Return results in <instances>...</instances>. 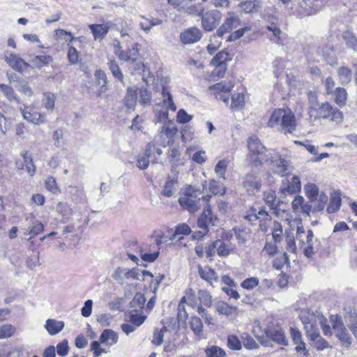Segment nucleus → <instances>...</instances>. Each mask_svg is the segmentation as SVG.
<instances>
[{
  "label": "nucleus",
  "instance_id": "obj_1",
  "mask_svg": "<svg viewBox=\"0 0 357 357\" xmlns=\"http://www.w3.org/2000/svg\"><path fill=\"white\" fill-rule=\"evenodd\" d=\"M268 126L284 134H292L296 128V120L290 109H275L271 114Z\"/></svg>",
  "mask_w": 357,
  "mask_h": 357
},
{
  "label": "nucleus",
  "instance_id": "obj_2",
  "mask_svg": "<svg viewBox=\"0 0 357 357\" xmlns=\"http://www.w3.org/2000/svg\"><path fill=\"white\" fill-rule=\"evenodd\" d=\"M264 162L276 175L284 176L292 171V165L286 157L278 150L271 149L264 154Z\"/></svg>",
  "mask_w": 357,
  "mask_h": 357
},
{
  "label": "nucleus",
  "instance_id": "obj_3",
  "mask_svg": "<svg viewBox=\"0 0 357 357\" xmlns=\"http://www.w3.org/2000/svg\"><path fill=\"white\" fill-rule=\"evenodd\" d=\"M211 197L210 195H202L199 189L189 185L183 190V195L178 199V203L184 209L190 213H195L200 208L201 201L207 204Z\"/></svg>",
  "mask_w": 357,
  "mask_h": 357
},
{
  "label": "nucleus",
  "instance_id": "obj_4",
  "mask_svg": "<svg viewBox=\"0 0 357 357\" xmlns=\"http://www.w3.org/2000/svg\"><path fill=\"white\" fill-rule=\"evenodd\" d=\"M248 158L250 165H253L255 167H261L262 161L259 158V155H263L264 160V154L268 150H266L265 146L261 143L258 137L255 136L250 137L248 140Z\"/></svg>",
  "mask_w": 357,
  "mask_h": 357
},
{
  "label": "nucleus",
  "instance_id": "obj_5",
  "mask_svg": "<svg viewBox=\"0 0 357 357\" xmlns=\"http://www.w3.org/2000/svg\"><path fill=\"white\" fill-rule=\"evenodd\" d=\"M315 112H317L316 116L319 118H331V121L337 123H341L343 121V113L337 107H333L328 102L322 103Z\"/></svg>",
  "mask_w": 357,
  "mask_h": 357
},
{
  "label": "nucleus",
  "instance_id": "obj_6",
  "mask_svg": "<svg viewBox=\"0 0 357 357\" xmlns=\"http://www.w3.org/2000/svg\"><path fill=\"white\" fill-rule=\"evenodd\" d=\"M331 323L336 337L347 346L351 344V337L342 322V318L338 315L331 317Z\"/></svg>",
  "mask_w": 357,
  "mask_h": 357
},
{
  "label": "nucleus",
  "instance_id": "obj_7",
  "mask_svg": "<svg viewBox=\"0 0 357 357\" xmlns=\"http://www.w3.org/2000/svg\"><path fill=\"white\" fill-rule=\"evenodd\" d=\"M251 172L244 177L243 186L248 193H255L261 187V180L259 176L261 167L256 168L251 165Z\"/></svg>",
  "mask_w": 357,
  "mask_h": 357
},
{
  "label": "nucleus",
  "instance_id": "obj_8",
  "mask_svg": "<svg viewBox=\"0 0 357 357\" xmlns=\"http://www.w3.org/2000/svg\"><path fill=\"white\" fill-rule=\"evenodd\" d=\"M222 13L218 10H211L202 14V26L206 31H211L220 24Z\"/></svg>",
  "mask_w": 357,
  "mask_h": 357
},
{
  "label": "nucleus",
  "instance_id": "obj_9",
  "mask_svg": "<svg viewBox=\"0 0 357 357\" xmlns=\"http://www.w3.org/2000/svg\"><path fill=\"white\" fill-rule=\"evenodd\" d=\"M21 113L24 120L35 125H40L45 122V114L36 111L32 105L24 106L20 108Z\"/></svg>",
  "mask_w": 357,
  "mask_h": 357
},
{
  "label": "nucleus",
  "instance_id": "obj_10",
  "mask_svg": "<svg viewBox=\"0 0 357 357\" xmlns=\"http://www.w3.org/2000/svg\"><path fill=\"white\" fill-rule=\"evenodd\" d=\"M241 24L239 17L234 13H228L227 17L224 23L217 30L216 34L218 37H222L225 33L230 32L236 29Z\"/></svg>",
  "mask_w": 357,
  "mask_h": 357
},
{
  "label": "nucleus",
  "instance_id": "obj_11",
  "mask_svg": "<svg viewBox=\"0 0 357 357\" xmlns=\"http://www.w3.org/2000/svg\"><path fill=\"white\" fill-rule=\"evenodd\" d=\"M301 183L300 178L297 176L291 177V180L284 179L282 181L280 192L283 195H293L301 190Z\"/></svg>",
  "mask_w": 357,
  "mask_h": 357
},
{
  "label": "nucleus",
  "instance_id": "obj_12",
  "mask_svg": "<svg viewBox=\"0 0 357 357\" xmlns=\"http://www.w3.org/2000/svg\"><path fill=\"white\" fill-rule=\"evenodd\" d=\"M112 277L121 284H123L125 279L141 280L140 273H139V270L137 268L126 271L118 267L112 273Z\"/></svg>",
  "mask_w": 357,
  "mask_h": 357
},
{
  "label": "nucleus",
  "instance_id": "obj_13",
  "mask_svg": "<svg viewBox=\"0 0 357 357\" xmlns=\"http://www.w3.org/2000/svg\"><path fill=\"white\" fill-rule=\"evenodd\" d=\"M229 60V54L227 52H219L211 61V65L216 67L214 73L218 76H223L227 69L226 62Z\"/></svg>",
  "mask_w": 357,
  "mask_h": 357
},
{
  "label": "nucleus",
  "instance_id": "obj_14",
  "mask_svg": "<svg viewBox=\"0 0 357 357\" xmlns=\"http://www.w3.org/2000/svg\"><path fill=\"white\" fill-rule=\"evenodd\" d=\"M202 38L201 30L196 27L185 29L180 34V40L185 45H190L197 43Z\"/></svg>",
  "mask_w": 357,
  "mask_h": 357
},
{
  "label": "nucleus",
  "instance_id": "obj_15",
  "mask_svg": "<svg viewBox=\"0 0 357 357\" xmlns=\"http://www.w3.org/2000/svg\"><path fill=\"white\" fill-rule=\"evenodd\" d=\"M206 204V207L204 208L202 213L197 220V226L199 229H208V227L215 225V222L217 220V218L212 213L210 206L208 203Z\"/></svg>",
  "mask_w": 357,
  "mask_h": 357
},
{
  "label": "nucleus",
  "instance_id": "obj_16",
  "mask_svg": "<svg viewBox=\"0 0 357 357\" xmlns=\"http://www.w3.org/2000/svg\"><path fill=\"white\" fill-rule=\"evenodd\" d=\"M116 47L119 48V50H115L114 53L118 57L123 61L127 62L136 61L139 56L138 44L135 43V46L129 49L126 52H123L120 50V44L117 43Z\"/></svg>",
  "mask_w": 357,
  "mask_h": 357
},
{
  "label": "nucleus",
  "instance_id": "obj_17",
  "mask_svg": "<svg viewBox=\"0 0 357 357\" xmlns=\"http://www.w3.org/2000/svg\"><path fill=\"white\" fill-rule=\"evenodd\" d=\"M178 185V175H169L163 186L161 195L166 197H172L176 190Z\"/></svg>",
  "mask_w": 357,
  "mask_h": 357
},
{
  "label": "nucleus",
  "instance_id": "obj_18",
  "mask_svg": "<svg viewBox=\"0 0 357 357\" xmlns=\"http://www.w3.org/2000/svg\"><path fill=\"white\" fill-rule=\"evenodd\" d=\"M292 209L295 213H303L309 215L312 210V205L305 203L302 196H296L291 202Z\"/></svg>",
  "mask_w": 357,
  "mask_h": 357
},
{
  "label": "nucleus",
  "instance_id": "obj_19",
  "mask_svg": "<svg viewBox=\"0 0 357 357\" xmlns=\"http://www.w3.org/2000/svg\"><path fill=\"white\" fill-rule=\"evenodd\" d=\"M6 61L14 70L22 72L29 66V63L25 62L22 58L15 54H10L6 57Z\"/></svg>",
  "mask_w": 357,
  "mask_h": 357
},
{
  "label": "nucleus",
  "instance_id": "obj_20",
  "mask_svg": "<svg viewBox=\"0 0 357 357\" xmlns=\"http://www.w3.org/2000/svg\"><path fill=\"white\" fill-rule=\"evenodd\" d=\"M178 130L175 123L173 121H169L162 126L160 132L165 135L168 138V144L170 141H173L175 135L177 134Z\"/></svg>",
  "mask_w": 357,
  "mask_h": 357
},
{
  "label": "nucleus",
  "instance_id": "obj_21",
  "mask_svg": "<svg viewBox=\"0 0 357 357\" xmlns=\"http://www.w3.org/2000/svg\"><path fill=\"white\" fill-rule=\"evenodd\" d=\"M118 340V334L111 329L104 330L100 336V342L108 346H112L116 344Z\"/></svg>",
  "mask_w": 357,
  "mask_h": 357
},
{
  "label": "nucleus",
  "instance_id": "obj_22",
  "mask_svg": "<svg viewBox=\"0 0 357 357\" xmlns=\"http://www.w3.org/2000/svg\"><path fill=\"white\" fill-rule=\"evenodd\" d=\"M137 89L135 87H128L126 91L124 102L129 109H134L137 101Z\"/></svg>",
  "mask_w": 357,
  "mask_h": 357
},
{
  "label": "nucleus",
  "instance_id": "obj_23",
  "mask_svg": "<svg viewBox=\"0 0 357 357\" xmlns=\"http://www.w3.org/2000/svg\"><path fill=\"white\" fill-rule=\"evenodd\" d=\"M152 148H154V144L150 142L146 145L145 153L143 155H139L137 160V165L141 169H146L149 165V157L152 154Z\"/></svg>",
  "mask_w": 357,
  "mask_h": 357
},
{
  "label": "nucleus",
  "instance_id": "obj_24",
  "mask_svg": "<svg viewBox=\"0 0 357 357\" xmlns=\"http://www.w3.org/2000/svg\"><path fill=\"white\" fill-rule=\"evenodd\" d=\"M64 322L49 319L46 321L45 328L50 335H54L61 332L64 328Z\"/></svg>",
  "mask_w": 357,
  "mask_h": 357
},
{
  "label": "nucleus",
  "instance_id": "obj_25",
  "mask_svg": "<svg viewBox=\"0 0 357 357\" xmlns=\"http://www.w3.org/2000/svg\"><path fill=\"white\" fill-rule=\"evenodd\" d=\"M146 298L141 293H137L130 303V311L143 312Z\"/></svg>",
  "mask_w": 357,
  "mask_h": 357
},
{
  "label": "nucleus",
  "instance_id": "obj_26",
  "mask_svg": "<svg viewBox=\"0 0 357 357\" xmlns=\"http://www.w3.org/2000/svg\"><path fill=\"white\" fill-rule=\"evenodd\" d=\"M216 246L218 255L222 257L229 256L234 249L230 243H226L220 239L216 240Z\"/></svg>",
  "mask_w": 357,
  "mask_h": 357
},
{
  "label": "nucleus",
  "instance_id": "obj_27",
  "mask_svg": "<svg viewBox=\"0 0 357 357\" xmlns=\"http://www.w3.org/2000/svg\"><path fill=\"white\" fill-rule=\"evenodd\" d=\"M89 29H91L95 40L102 39L107 35L109 31V26L103 24H91L89 25Z\"/></svg>",
  "mask_w": 357,
  "mask_h": 357
},
{
  "label": "nucleus",
  "instance_id": "obj_28",
  "mask_svg": "<svg viewBox=\"0 0 357 357\" xmlns=\"http://www.w3.org/2000/svg\"><path fill=\"white\" fill-rule=\"evenodd\" d=\"M301 319L302 323L304 325V328L305 329L307 333L312 332L311 336L314 339L318 336V334L314 331V328L315 326V321L314 317L312 314L310 317H306L305 314L301 315Z\"/></svg>",
  "mask_w": 357,
  "mask_h": 357
},
{
  "label": "nucleus",
  "instance_id": "obj_29",
  "mask_svg": "<svg viewBox=\"0 0 357 357\" xmlns=\"http://www.w3.org/2000/svg\"><path fill=\"white\" fill-rule=\"evenodd\" d=\"M334 97V102L340 107L346 105L347 100V92L344 88L337 87L332 93Z\"/></svg>",
  "mask_w": 357,
  "mask_h": 357
},
{
  "label": "nucleus",
  "instance_id": "obj_30",
  "mask_svg": "<svg viewBox=\"0 0 357 357\" xmlns=\"http://www.w3.org/2000/svg\"><path fill=\"white\" fill-rule=\"evenodd\" d=\"M268 335L273 341L278 344L286 346L287 345V340L280 328H273L269 330Z\"/></svg>",
  "mask_w": 357,
  "mask_h": 357
},
{
  "label": "nucleus",
  "instance_id": "obj_31",
  "mask_svg": "<svg viewBox=\"0 0 357 357\" xmlns=\"http://www.w3.org/2000/svg\"><path fill=\"white\" fill-rule=\"evenodd\" d=\"M0 89L5 96L6 99L10 102H20V98L17 93L15 92L13 87L9 85L0 84Z\"/></svg>",
  "mask_w": 357,
  "mask_h": 357
},
{
  "label": "nucleus",
  "instance_id": "obj_32",
  "mask_svg": "<svg viewBox=\"0 0 357 357\" xmlns=\"http://www.w3.org/2000/svg\"><path fill=\"white\" fill-rule=\"evenodd\" d=\"M199 273L202 279L208 282L211 284H213V281L217 282L218 280L217 273L210 268L205 267L203 268L199 266Z\"/></svg>",
  "mask_w": 357,
  "mask_h": 357
},
{
  "label": "nucleus",
  "instance_id": "obj_33",
  "mask_svg": "<svg viewBox=\"0 0 357 357\" xmlns=\"http://www.w3.org/2000/svg\"><path fill=\"white\" fill-rule=\"evenodd\" d=\"M337 77L340 82L343 84H347L351 82L352 79L351 70L346 66H342L337 69Z\"/></svg>",
  "mask_w": 357,
  "mask_h": 357
},
{
  "label": "nucleus",
  "instance_id": "obj_34",
  "mask_svg": "<svg viewBox=\"0 0 357 357\" xmlns=\"http://www.w3.org/2000/svg\"><path fill=\"white\" fill-rule=\"evenodd\" d=\"M139 96V102L144 107L150 106L151 105L152 94L146 87H141L137 91Z\"/></svg>",
  "mask_w": 357,
  "mask_h": 357
},
{
  "label": "nucleus",
  "instance_id": "obj_35",
  "mask_svg": "<svg viewBox=\"0 0 357 357\" xmlns=\"http://www.w3.org/2000/svg\"><path fill=\"white\" fill-rule=\"evenodd\" d=\"M264 200L271 210H277L280 204L282 202L276 198L275 193L273 191L266 192L264 196Z\"/></svg>",
  "mask_w": 357,
  "mask_h": 357
},
{
  "label": "nucleus",
  "instance_id": "obj_36",
  "mask_svg": "<svg viewBox=\"0 0 357 357\" xmlns=\"http://www.w3.org/2000/svg\"><path fill=\"white\" fill-rule=\"evenodd\" d=\"M52 60V57L50 55H37L31 60V62L36 68H41L48 65Z\"/></svg>",
  "mask_w": 357,
  "mask_h": 357
},
{
  "label": "nucleus",
  "instance_id": "obj_37",
  "mask_svg": "<svg viewBox=\"0 0 357 357\" xmlns=\"http://www.w3.org/2000/svg\"><path fill=\"white\" fill-rule=\"evenodd\" d=\"M129 314V321L136 327L140 326L146 319L143 312L130 311Z\"/></svg>",
  "mask_w": 357,
  "mask_h": 357
},
{
  "label": "nucleus",
  "instance_id": "obj_38",
  "mask_svg": "<svg viewBox=\"0 0 357 357\" xmlns=\"http://www.w3.org/2000/svg\"><path fill=\"white\" fill-rule=\"evenodd\" d=\"M70 194L73 201L77 203H84L86 201V195L84 194L83 187H70Z\"/></svg>",
  "mask_w": 357,
  "mask_h": 357
},
{
  "label": "nucleus",
  "instance_id": "obj_39",
  "mask_svg": "<svg viewBox=\"0 0 357 357\" xmlns=\"http://www.w3.org/2000/svg\"><path fill=\"white\" fill-rule=\"evenodd\" d=\"M20 155L22 157V159H24V162L25 164L24 167L27 172L31 176H33L36 172V167L33 165L31 156L27 151H24L21 153Z\"/></svg>",
  "mask_w": 357,
  "mask_h": 357
},
{
  "label": "nucleus",
  "instance_id": "obj_40",
  "mask_svg": "<svg viewBox=\"0 0 357 357\" xmlns=\"http://www.w3.org/2000/svg\"><path fill=\"white\" fill-rule=\"evenodd\" d=\"M162 95L163 98V105L167 107L166 109H170L173 112L176 110V106L174 104L172 98V96L169 91H168L165 88L162 89Z\"/></svg>",
  "mask_w": 357,
  "mask_h": 357
},
{
  "label": "nucleus",
  "instance_id": "obj_41",
  "mask_svg": "<svg viewBox=\"0 0 357 357\" xmlns=\"http://www.w3.org/2000/svg\"><path fill=\"white\" fill-rule=\"evenodd\" d=\"M96 82L100 86V91L104 93L107 91V77L105 73L102 70H97L94 74Z\"/></svg>",
  "mask_w": 357,
  "mask_h": 357
},
{
  "label": "nucleus",
  "instance_id": "obj_42",
  "mask_svg": "<svg viewBox=\"0 0 357 357\" xmlns=\"http://www.w3.org/2000/svg\"><path fill=\"white\" fill-rule=\"evenodd\" d=\"M233 84L230 82L229 83H223L219 82L211 86H210V90H213L215 96L220 95V93H222L224 92H230L231 89L233 88Z\"/></svg>",
  "mask_w": 357,
  "mask_h": 357
},
{
  "label": "nucleus",
  "instance_id": "obj_43",
  "mask_svg": "<svg viewBox=\"0 0 357 357\" xmlns=\"http://www.w3.org/2000/svg\"><path fill=\"white\" fill-rule=\"evenodd\" d=\"M56 96L51 92H47L43 94L42 103L47 109H53L55 105Z\"/></svg>",
  "mask_w": 357,
  "mask_h": 357
},
{
  "label": "nucleus",
  "instance_id": "obj_44",
  "mask_svg": "<svg viewBox=\"0 0 357 357\" xmlns=\"http://www.w3.org/2000/svg\"><path fill=\"white\" fill-rule=\"evenodd\" d=\"M206 357H226L225 351L218 346H210L206 348Z\"/></svg>",
  "mask_w": 357,
  "mask_h": 357
},
{
  "label": "nucleus",
  "instance_id": "obj_45",
  "mask_svg": "<svg viewBox=\"0 0 357 357\" xmlns=\"http://www.w3.org/2000/svg\"><path fill=\"white\" fill-rule=\"evenodd\" d=\"M305 192L307 197L311 201L314 202L316 200L319 195V188L314 183H307L304 187Z\"/></svg>",
  "mask_w": 357,
  "mask_h": 357
},
{
  "label": "nucleus",
  "instance_id": "obj_46",
  "mask_svg": "<svg viewBox=\"0 0 357 357\" xmlns=\"http://www.w3.org/2000/svg\"><path fill=\"white\" fill-rule=\"evenodd\" d=\"M190 326L193 333L199 336L203 331V324L200 318L193 317L190 321Z\"/></svg>",
  "mask_w": 357,
  "mask_h": 357
},
{
  "label": "nucleus",
  "instance_id": "obj_47",
  "mask_svg": "<svg viewBox=\"0 0 357 357\" xmlns=\"http://www.w3.org/2000/svg\"><path fill=\"white\" fill-rule=\"evenodd\" d=\"M108 66L113 76L119 80L121 83H123L124 77L116 61L114 60H111L108 63Z\"/></svg>",
  "mask_w": 357,
  "mask_h": 357
},
{
  "label": "nucleus",
  "instance_id": "obj_48",
  "mask_svg": "<svg viewBox=\"0 0 357 357\" xmlns=\"http://www.w3.org/2000/svg\"><path fill=\"white\" fill-rule=\"evenodd\" d=\"M342 37L349 48L355 52L357 51V38L353 33L346 31L343 33Z\"/></svg>",
  "mask_w": 357,
  "mask_h": 357
},
{
  "label": "nucleus",
  "instance_id": "obj_49",
  "mask_svg": "<svg viewBox=\"0 0 357 357\" xmlns=\"http://www.w3.org/2000/svg\"><path fill=\"white\" fill-rule=\"evenodd\" d=\"M242 10L246 13L257 12L259 8L257 0L246 1L241 3Z\"/></svg>",
  "mask_w": 357,
  "mask_h": 357
},
{
  "label": "nucleus",
  "instance_id": "obj_50",
  "mask_svg": "<svg viewBox=\"0 0 357 357\" xmlns=\"http://www.w3.org/2000/svg\"><path fill=\"white\" fill-rule=\"evenodd\" d=\"M341 205V198L338 195H334L331 197L329 204L327 207L328 213H333L339 210Z\"/></svg>",
  "mask_w": 357,
  "mask_h": 357
},
{
  "label": "nucleus",
  "instance_id": "obj_51",
  "mask_svg": "<svg viewBox=\"0 0 357 357\" xmlns=\"http://www.w3.org/2000/svg\"><path fill=\"white\" fill-rule=\"evenodd\" d=\"M328 202V196L325 193H321L319 196L317 204L314 205L313 208H312L311 211L312 213L321 211L324 209L326 202Z\"/></svg>",
  "mask_w": 357,
  "mask_h": 357
},
{
  "label": "nucleus",
  "instance_id": "obj_52",
  "mask_svg": "<svg viewBox=\"0 0 357 357\" xmlns=\"http://www.w3.org/2000/svg\"><path fill=\"white\" fill-rule=\"evenodd\" d=\"M45 185L47 190L52 192L54 194H57L60 191L56 179L52 176H49L46 178L45 181Z\"/></svg>",
  "mask_w": 357,
  "mask_h": 357
},
{
  "label": "nucleus",
  "instance_id": "obj_53",
  "mask_svg": "<svg viewBox=\"0 0 357 357\" xmlns=\"http://www.w3.org/2000/svg\"><path fill=\"white\" fill-rule=\"evenodd\" d=\"M169 112L167 109H160L157 111L155 114V121L156 123H162L169 121Z\"/></svg>",
  "mask_w": 357,
  "mask_h": 357
},
{
  "label": "nucleus",
  "instance_id": "obj_54",
  "mask_svg": "<svg viewBox=\"0 0 357 357\" xmlns=\"http://www.w3.org/2000/svg\"><path fill=\"white\" fill-rule=\"evenodd\" d=\"M308 102H309V111L310 112H315L318 107L321 105L318 102L317 96L313 92H310L307 94Z\"/></svg>",
  "mask_w": 357,
  "mask_h": 357
},
{
  "label": "nucleus",
  "instance_id": "obj_55",
  "mask_svg": "<svg viewBox=\"0 0 357 357\" xmlns=\"http://www.w3.org/2000/svg\"><path fill=\"white\" fill-rule=\"evenodd\" d=\"M259 284V279L256 277L246 278L241 282V287L247 290H252Z\"/></svg>",
  "mask_w": 357,
  "mask_h": 357
},
{
  "label": "nucleus",
  "instance_id": "obj_56",
  "mask_svg": "<svg viewBox=\"0 0 357 357\" xmlns=\"http://www.w3.org/2000/svg\"><path fill=\"white\" fill-rule=\"evenodd\" d=\"M56 211L64 218H68L71 215V208L67 203L59 202L56 206Z\"/></svg>",
  "mask_w": 357,
  "mask_h": 357
},
{
  "label": "nucleus",
  "instance_id": "obj_57",
  "mask_svg": "<svg viewBox=\"0 0 357 357\" xmlns=\"http://www.w3.org/2000/svg\"><path fill=\"white\" fill-rule=\"evenodd\" d=\"M228 162L225 160L218 161L215 167V173L220 177L225 178V174L227 168Z\"/></svg>",
  "mask_w": 357,
  "mask_h": 357
},
{
  "label": "nucleus",
  "instance_id": "obj_58",
  "mask_svg": "<svg viewBox=\"0 0 357 357\" xmlns=\"http://www.w3.org/2000/svg\"><path fill=\"white\" fill-rule=\"evenodd\" d=\"M244 103V96L242 93L234 94L231 97V107L233 109H238L243 107Z\"/></svg>",
  "mask_w": 357,
  "mask_h": 357
},
{
  "label": "nucleus",
  "instance_id": "obj_59",
  "mask_svg": "<svg viewBox=\"0 0 357 357\" xmlns=\"http://www.w3.org/2000/svg\"><path fill=\"white\" fill-rule=\"evenodd\" d=\"M227 345L229 349L233 350H240L241 349V343L235 335L228 336Z\"/></svg>",
  "mask_w": 357,
  "mask_h": 357
},
{
  "label": "nucleus",
  "instance_id": "obj_60",
  "mask_svg": "<svg viewBox=\"0 0 357 357\" xmlns=\"http://www.w3.org/2000/svg\"><path fill=\"white\" fill-rule=\"evenodd\" d=\"M177 121L181 123H186L192 119V116L188 114L183 109H181L177 112Z\"/></svg>",
  "mask_w": 357,
  "mask_h": 357
},
{
  "label": "nucleus",
  "instance_id": "obj_61",
  "mask_svg": "<svg viewBox=\"0 0 357 357\" xmlns=\"http://www.w3.org/2000/svg\"><path fill=\"white\" fill-rule=\"evenodd\" d=\"M13 333L14 328L11 325H3L0 327V339L10 337Z\"/></svg>",
  "mask_w": 357,
  "mask_h": 357
},
{
  "label": "nucleus",
  "instance_id": "obj_62",
  "mask_svg": "<svg viewBox=\"0 0 357 357\" xmlns=\"http://www.w3.org/2000/svg\"><path fill=\"white\" fill-rule=\"evenodd\" d=\"M191 229L190 227L185 224H178L175 229L174 234V238H176V235L178 234H183V235H188L190 233Z\"/></svg>",
  "mask_w": 357,
  "mask_h": 357
},
{
  "label": "nucleus",
  "instance_id": "obj_63",
  "mask_svg": "<svg viewBox=\"0 0 357 357\" xmlns=\"http://www.w3.org/2000/svg\"><path fill=\"white\" fill-rule=\"evenodd\" d=\"M68 59L71 64H76L79 60V52L76 48L70 47L68 51Z\"/></svg>",
  "mask_w": 357,
  "mask_h": 357
},
{
  "label": "nucleus",
  "instance_id": "obj_64",
  "mask_svg": "<svg viewBox=\"0 0 357 357\" xmlns=\"http://www.w3.org/2000/svg\"><path fill=\"white\" fill-rule=\"evenodd\" d=\"M69 350L68 343L66 340H64L61 342H59L56 345L57 354L61 356H65L68 354Z\"/></svg>",
  "mask_w": 357,
  "mask_h": 357
}]
</instances>
